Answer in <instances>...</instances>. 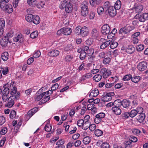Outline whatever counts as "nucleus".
<instances>
[{"mask_svg":"<svg viewBox=\"0 0 148 148\" xmlns=\"http://www.w3.org/2000/svg\"><path fill=\"white\" fill-rule=\"evenodd\" d=\"M43 97L41 100V102L43 103H44L47 101L50 98V97L49 96H46L45 95Z\"/></svg>","mask_w":148,"mask_h":148,"instance_id":"obj_46","label":"nucleus"},{"mask_svg":"<svg viewBox=\"0 0 148 148\" xmlns=\"http://www.w3.org/2000/svg\"><path fill=\"white\" fill-rule=\"evenodd\" d=\"M20 96V93L19 92H17L15 95L10 96L8 99V103L5 104V106L7 107L11 108L14 104V100L18 99Z\"/></svg>","mask_w":148,"mask_h":148,"instance_id":"obj_1","label":"nucleus"},{"mask_svg":"<svg viewBox=\"0 0 148 148\" xmlns=\"http://www.w3.org/2000/svg\"><path fill=\"white\" fill-rule=\"evenodd\" d=\"M100 73L103 75L104 78H106L111 73L110 71L106 68H103L100 70Z\"/></svg>","mask_w":148,"mask_h":148,"instance_id":"obj_10","label":"nucleus"},{"mask_svg":"<svg viewBox=\"0 0 148 148\" xmlns=\"http://www.w3.org/2000/svg\"><path fill=\"white\" fill-rule=\"evenodd\" d=\"M1 58L4 61H6L8 59V53L5 52L2 54Z\"/></svg>","mask_w":148,"mask_h":148,"instance_id":"obj_39","label":"nucleus"},{"mask_svg":"<svg viewBox=\"0 0 148 148\" xmlns=\"http://www.w3.org/2000/svg\"><path fill=\"white\" fill-rule=\"evenodd\" d=\"M124 143L125 144V148H131V142L130 141H125Z\"/></svg>","mask_w":148,"mask_h":148,"instance_id":"obj_63","label":"nucleus"},{"mask_svg":"<svg viewBox=\"0 0 148 148\" xmlns=\"http://www.w3.org/2000/svg\"><path fill=\"white\" fill-rule=\"evenodd\" d=\"M119 100H116L114 101V103L110 102L106 105V106L107 107L109 108L111 107L112 106H114L117 103H118V101H119Z\"/></svg>","mask_w":148,"mask_h":148,"instance_id":"obj_45","label":"nucleus"},{"mask_svg":"<svg viewBox=\"0 0 148 148\" xmlns=\"http://www.w3.org/2000/svg\"><path fill=\"white\" fill-rule=\"evenodd\" d=\"M87 54L86 52L82 51L81 52L80 56L79 58L81 60H83L86 59V57Z\"/></svg>","mask_w":148,"mask_h":148,"instance_id":"obj_43","label":"nucleus"},{"mask_svg":"<svg viewBox=\"0 0 148 148\" xmlns=\"http://www.w3.org/2000/svg\"><path fill=\"white\" fill-rule=\"evenodd\" d=\"M103 7L104 9L106 10V12L110 9L111 7H114L113 6L111 5V3L109 1L105 2L103 5Z\"/></svg>","mask_w":148,"mask_h":148,"instance_id":"obj_21","label":"nucleus"},{"mask_svg":"<svg viewBox=\"0 0 148 148\" xmlns=\"http://www.w3.org/2000/svg\"><path fill=\"white\" fill-rule=\"evenodd\" d=\"M84 121L83 119L79 120L77 121V124L79 127L83 126Z\"/></svg>","mask_w":148,"mask_h":148,"instance_id":"obj_62","label":"nucleus"},{"mask_svg":"<svg viewBox=\"0 0 148 148\" xmlns=\"http://www.w3.org/2000/svg\"><path fill=\"white\" fill-rule=\"evenodd\" d=\"M117 30L115 29H113L111 33H109L108 36V38L110 39L112 38L114 36V35L117 33Z\"/></svg>","mask_w":148,"mask_h":148,"instance_id":"obj_32","label":"nucleus"},{"mask_svg":"<svg viewBox=\"0 0 148 148\" xmlns=\"http://www.w3.org/2000/svg\"><path fill=\"white\" fill-rule=\"evenodd\" d=\"M44 5V3L42 1H40L38 3H37V5H36V6L38 8H42L43 7Z\"/></svg>","mask_w":148,"mask_h":148,"instance_id":"obj_55","label":"nucleus"},{"mask_svg":"<svg viewBox=\"0 0 148 148\" xmlns=\"http://www.w3.org/2000/svg\"><path fill=\"white\" fill-rule=\"evenodd\" d=\"M88 3L86 1H84L81 5V13L82 16H86L88 12Z\"/></svg>","mask_w":148,"mask_h":148,"instance_id":"obj_2","label":"nucleus"},{"mask_svg":"<svg viewBox=\"0 0 148 148\" xmlns=\"http://www.w3.org/2000/svg\"><path fill=\"white\" fill-rule=\"evenodd\" d=\"M14 34V32L12 31H11L8 32L6 34V35L5 36L7 37V38H8V39L9 40V38L13 37Z\"/></svg>","mask_w":148,"mask_h":148,"instance_id":"obj_52","label":"nucleus"},{"mask_svg":"<svg viewBox=\"0 0 148 148\" xmlns=\"http://www.w3.org/2000/svg\"><path fill=\"white\" fill-rule=\"evenodd\" d=\"M9 39L5 36L0 40V44L1 46L3 47H5L7 46Z\"/></svg>","mask_w":148,"mask_h":148,"instance_id":"obj_13","label":"nucleus"},{"mask_svg":"<svg viewBox=\"0 0 148 148\" xmlns=\"http://www.w3.org/2000/svg\"><path fill=\"white\" fill-rule=\"evenodd\" d=\"M132 133L134 135H138L140 134L141 132V131L139 129L136 128H134L132 130Z\"/></svg>","mask_w":148,"mask_h":148,"instance_id":"obj_51","label":"nucleus"},{"mask_svg":"<svg viewBox=\"0 0 148 148\" xmlns=\"http://www.w3.org/2000/svg\"><path fill=\"white\" fill-rule=\"evenodd\" d=\"M147 66L146 62L143 61L139 62L137 66V68L138 70L140 71H143L146 70Z\"/></svg>","mask_w":148,"mask_h":148,"instance_id":"obj_8","label":"nucleus"},{"mask_svg":"<svg viewBox=\"0 0 148 148\" xmlns=\"http://www.w3.org/2000/svg\"><path fill=\"white\" fill-rule=\"evenodd\" d=\"M133 8L134 9V10L136 12L139 13L140 12L142 11L143 9V7L142 5H139L137 6V7H136L135 8Z\"/></svg>","mask_w":148,"mask_h":148,"instance_id":"obj_41","label":"nucleus"},{"mask_svg":"<svg viewBox=\"0 0 148 148\" xmlns=\"http://www.w3.org/2000/svg\"><path fill=\"white\" fill-rule=\"evenodd\" d=\"M63 29V32L64 35H70L72 32L71 29L69 27H63L62 28Z\"/></svg>","mask_w":148,"mask_h":148,"instance_id":"obj_20","label":"nucleus"},{"mask_svg":"<svg viewBox=\"0 0 148 148\" xmlns=\"http://www.w3.org/2000/svg\"><path fill=\"white\" fill-rule=\"evenodd\" d=\"M104 8L102 6L98 7L97 9V12L99 15H101L103 12H104Z\"/></svg>","mask_w":148,"mask_h":148,"instance_id":"obj_48","label":"nucleus"},{"mask_svg":"<svg viewBox=\"0 0 148 148\" xmlns=\"http://www.w3.org/2000/svg\"><path fill=\"white\" fill-rule=\"evenodd\" d=\"M110 31V27L107 24L104 25L101 28V32L103 35L109 34Z\"/></svg>","mask_w":148,"mask_h":148,"instance_id":"obj_7","label":"nucleus"},{"mask_svg":"<svg viewBox=\"0 0 148 148\" xmlns=\"http://www.w3.org/2000/svg\"><path fill=\"white\" fill-rule=\"evenodd\" d=\"M141 78L140 76L134 75L132 76L131 81L134 83H137L141 80Z\"/></svg>","mask_w":148,"mask_h":148,"instance_id":"obj_23","label":"nucleus"},{"mask_svg":"<svg viewBox=\"0 0 148 148\" xmlns=\"http://www.w3.org/2000/svg\"><path fill=\"white\" fill-rule=\"evenodd\" d=\"M0 70L2 72L3 75H5L7 74L9 72L8 68V67H3L0 68Z\"/></svg>","mask_w":148,"mask_h":148,"instance_id":"obj_36","label":"nucleus"},{"mask_svg":"<svg viewBox=\"0 0 148 148\" xmlns=\"http://www.w3.org/2000/svg\"><path fill=\"white\" fill-rule=\"evenodd\" d=\"M40 22V19L39 17L37 15H34L32 22L34 24L37 25L39 24Z\"/></svg>","mask_w":148,"mask_h":148,"instance_id":"obj_24","label":"nucleus"},{"mask_svg":"<svg viewBox=\"0 0 148 148\" xmlns=\"http://www.w3.org/2000/svg\"><path fill=\"white\" fill-rule=\"evenodd\" d=\"M110 43L111 41L110 40L103 42L101 45L100 48L101 49H104L108 46L110 44Z\"/></svg>","mask_w":148,"mask_h":148,"instance_id":"obj_22","label":"nucleus"},{"mask_svg":"<svg viewBox=\"0 0 148 148\" xmlns=\"http://www.w3.org/2000/svg\"><path fill=\"white\" fill-rule=\"evenodd\" d=\"M9 88L10 90V94L11 95H15L16 94L17 92V88L14 84L11 83Z\"/></svg>","mask_w":148,"mask_h":148,"instance_id":"obj_17","label":"nucleus"},{"mask_svg":"<svg viewBox=\"0 0 148 148\" xmlns=\"http://www.w3.org/2000/svg\"><path fill=\"white\" fill-rule=\"evenodd\" d=\"M121 7V2L120 0L117 1L115 3L114 7V9L116 10L120 9Z\"/></svg>","mask_w":148,"mask_h":148,"instance_id":"obj_37","label":"nucleus"},{"mask_svg":"<svg viewBox=\"0 0 148 148\" xmlns=\"http://www.w3.org/2000/svg\"><path fill=\"white\" fill-rule=\"evenodd\" d=\"M73 58V56L71 55H67L66 56L65 58L66 61L69 62Z\"/></svg>","mask_w":148,"mask_h":148,"instance_id":"obj_60","label":"nucleus"},{"mask_svg":"<svg viewBox=\"0 0 148 148\" xmlns=\"http://www.w3.org/2000/svg\"><path fill=\"white\" fill-rule=\"evenodd\" d=\"M132 75L131 74H127L125 75L123 78V80L124 81H128L131 79Z\"/></svg>","mask_w":148,"mask_h":148,"instance_id":"obj_53","label":"nucleus"},{"mask_svg":"<svg viewBox=\"0 0 148 148\" xmlns=\"http://www.w3.org/2000/svg\"><path fill=\"white\" fill-rule=\"evenodd\" d=\"M129 112H126L123 113L121 115L122 118L123 119H126L130 116Z\"/></svg>","mask_w":148,"mask_h":148,"instance_id":"obj_49","label":"nucleus"},{"mask_svg":"<svg viewBox=\"0 0 148 148\" xmlns=\"http://www.w3.org/2000/svg\"><path fill=\"white\" fill-rule=\"evenodd\" d=\"M72 5L69 3H68L66 8L65 9V11L67 13H70L72 11Z\"/></svg>","mask_w":148,"mask_h":148,"instance_id":"obj_38","label":"nucleus"},{"mask_svg":"<svg viewBox=\"0 0 148 148\" xmlns=\"http://www.w3.org/2000/svg\"><path fill=\"white\" fill-rule=\"evenodd\" d=\"M69 3L65 0L62 1L61 4L60 5V8L61 9H65L67 6V5Z\"/></svg>","mask_w":148,"mask_h":148,"instance_id":"obj_31","label":"nucleus"},{"mask_svg":"<svg viewBox=\"0 0 148 148\" xmlns=\"http://www.w3.org/2000/svg\"><path fill=\"white\" fill-rule=\"evenodd\" d=\"M135 48L132 46H129L126 49V51L128 53L131 54L133 53L134 51Z\"/></svg>","mask_w":148,"mask_h":148,"instance_id":"obj_26","label":"nucleus"},{"mask_svg":"<svg viewBox=\"0 0 148 148\" xmlns=\"http://www.w3.org/2000/svg\"><path fill=\"white\" fill-rule=\"evenodd\" d=\"M90 124V122L89 121H86L84 122L83 127L86 129H87L89 127Z\"/></svg>","mask_w":148,"mask_h":148,"instance_id":"obj_61","label":"nucleus"},{"mask_svg":"<svg viewBox=\"0 0 148 148\" xmlns=\"http://www.w3.org/2000/svg\"><path fill=\"white\" fill-rule=\"evenodd\" d=\"M119 33L122 35H125L127 33V32L126 31L125 27L121 28L119 30Z\"/></svg>","mask_w":148,"mask_h":148,"instance_id":"obj_47","label":"nucleus"},{"mask_svg":"<svg viewBox=\"0 0 148 148\" xmlns=\"http://www.w3.org/2000/svg\"><path fill=\"white\" fill-rule=\"evenodd\" d=\"M23 39L24 38L22 35L21 34H19L16 37L14 38L13 40L15 42L21 43L23 42Z\"/></svg>","mask_w":148,"mask_h":148,"instance_id":"obj_14","label":"nucleus"},{"mask_svg":"<svg viewBox=\"0 0 148 148\" xmlns=\"http://www.w3.org/2000/svg\"><path fill=\"white\" fill-rule=\"evenodd\" d=\"M95 134L96 136H100L102 135L103 132L99 129H97L95 130Z\"/></svg>","mask_w":148,"mask_h":148,"instance_id":"obj_50","label":"nucleus"},{"mask_svg":"<svg viewBox=\"0 0 148 148\" xmlns=\"http://www.w3.org/2000/svg\"><path fill=\"white\" fill-rule=\"evenodd\" d=\"M135 18L138 19L141 22H144L148 19V13L137 14L135 16Z\"/></svg>","mask_w":148,"mask_h":148,"instance_id":"obj_3","label":"nucleus"},{"mask_svg":"<svg viewBox=\"0 0 148 148\" xmlns=\"http://www.w3.org/2000/svg\"><path fill=\"white\" fill-rule=\"evenodd\" d=\"M145 117V113L142 112L139 113L136 119L138 122L141 123L144 121Z\"/></svg>","mask_w":148,"mask_h":148,"instance_id":"obj_11","label":"nucleus"},{"mask_svg":"<svg viewBox=\"0 0 148 148\" xmlns=\"http://www.w3.org/2000/svg\"><path fill=\"white\" fill-rule=\"evenodd\" d=\"M91 140V138L89 136L85 137L83 139V142L85 145L89 144Z\"/></svg>","mask_w":148,"mask_h":148,"instance_id":"obj_33","label":"nucleus"},{"mask_svg":"<svg viewBox=\"0 0 148 148\" xmlns=\"http://www.w3.org/2000/svg\"><path fill=\"white\" fill-rule=\"evenodd\" d=\"M110 47L112 49L116 48L118 46V43L116 42H113L110 43Z\"/></svg>","mask_w":148,"mask_h":148,"instance_id":"obj_58","label":"nucleus"},{"mask_svg":"<svg viewBox=\"0 0 148 148\" xmlns=\"http://www.w3.org/2000/svg\"><path fill=\"white\" fill-rule=\"evenodd\" d=\"M52 128L50 124H47L45 125V129L46 131L49 132Z\"/></svg>","mask_w":148,"mask_h":148,"instance_id":"obj_64","label":"nucleus"},{"mask_svg":"<svg viewBox=\"0 0 148 148\" xmlns=\"http://www.w3.org/2000/svg\"><path fill=\"white\" fill-rule=\"evenodd\" d=\"M144 48V45L142 44H140L136 47L137 50L138 51H140L143 50Z\"/></svg>","mask_w":148,"mask_h":148,"instance_id":"obj_59","label":"nucleus"},{"mask_svg":"<svg viewBox=\"0 0 148 148\" xmlns=\"http://www.w3.org/2000/svg\"><path fill=\"white\" fill-rule=\"evenodd\" d=\"M5 23L4 20L3 18L0 19V29L3 28L5 27Z\"/></svg>","mask_w":148,"mask_h":148,"instance_id":"obj_54","label":"nucleus"},{"mask_svg":"<svg viewBox=\"0 0 148 148\" xmlns=\"http://www.w3.org/2000/svg\"><path fill=\"white\" fill-rule=\"evenodd\" d=\"M34 16V15L31 14H29L26 15L25 16V18L27 21L32 22Z\"/></svg>","mask_w":148,"mask_h":148,"instance_id":"obj_28","label":"nucleus"},{"mask_svg":"<svg viewBox=\"0 0 148 148\" xmlns=\"http://www.w3.org/2000/svg\"><path fill=\"white\" fill-rule=\"evenodd\" d=\"M38 32L37 31H34L31 34L30 37L32 38H35L38 36Z\"/></svg>","mask_w":148,"mask_h":148,"instance_id":"obj_44","label":"nucleus"},{"mask_svg":"<svg viewBox=\"0 0 148 148\" xmlns=\"http://www.w3.org/2000/svg\"><path fill=\"white\" fill-rule=\"evenodd\" d=\"M112 99V97L109 96L107 93L101 98V100L103 101H108L111 100Z\"/></svg>","mask_w":148,"mask_h":148,"instance_id":"obj_34","label":"nucleus"},{"mask_svg":"<svg viewBox=\"0 0 148 148\" xmlns=\"http://www.w3.org/2000/svg\"><path fill=\"white\" fill-rule=\"evenodd\" d=\"M9 84H6L3 86L4 90L2 92V94L5 95H9L10 93Z\"/></svg>","mask_w":148,"mask_h":148,"instance_id":"obj_19","label":"nucleus"},{"mask_svg":"<svg viewBox=\"0 0 148 148\" xmlns=\"http://www.w3.org/2000/svg\"><path fill=\"white\" fill-rule=\"evenodd\" d=\"M120 107L119 105L117 103L114 106H113L111 109L113 113L117 115H120L121 113V110Z\"/></svg>","mask_w":148,"mask_h":148,"instance_id":"obj_6","label":"nucleus"},{"mask_svg":"<svg viewBox=\"0 0 148 148\" xmlns=\"http://www.w3.org/2000/svg\"><path fill=\"white\" fill-rule=\"evenodd\" d=\"M60 52L58 50L53 49L50 51L48 53V55L50 56L56 57L59 54Z\"/></svg>","mask_w":148,"mask_h":148,"instance_id":"obj_16","label":"nucleus"},{"mask_svg":"<svg viewBox=\"0 0 148 148\" xmlns=\"http://www.w3.org/2000/svg\"><path fill=\"white\" fill-rule=\"evenodd\" d=\"M45 94L46 92H43V89L41 88L36 93L34 97L35 100L36 101L40 100Z\"/></svg>","mask_w":148,"mask_h":148,"instance_id":"obj_4","label":"nucleus"},{"mask_svg":"<svg viewBox=\"0 0 148 148\" xmlns=\"http://www.w3.org/2000/svg\"><path fill=\"white\" fill-rule=\"evenodd\" d=\"M28 4L32 7H34L37 5L36 0H27Z\"/></svg>","mask_w":148,"mask_h":148,"instance_id":"obj_30","label":"nucleus"},{"mask_svg":"<svg viewBox=\"0 0 148 148\" xmlns=\"http://www.w3.org/2000/svg\"><path fill=\"white\" fill-rule=\"evenodd\" d=\"M126 31L127 33L129 32L130 31L134 29L135 27L133 25H127L125 27Z\"/></svg>","mask_w":148,"mask_h":148,"instance_id":"obj_40","label":"nucleus"},{"mask_svg":"<svg viewBox=\"0 0 148 148\" xmlns=\"http://www.w3.org/2000/svg\"><path fill=\"white\" fill-rule=\"evenodd\" d=\"M109 144L106 142L103 143L101 145V148H109Z\"/></svg>","mask_w":148,"mask_h":148,"instance_id":"obj_57","label":"nucleus"},{"mask_svg":"<svg viewBox=\"0 0 148 148\" xmlns=\"http://www.w3.org/2000/svg\"><path fill=\"white\" fill-rule=\"evenodd\" d=\"M102 78V76L100 74H97L95 75L93 77V79L95 82H98L101 80Z\"/></svg>","mask_w":148,"mask_h":148,"instance_id":"obj_42","label":"nucleus"},{"mask_svg":"<svg viewBox=\"0 0 148 148\" xmlns=\"http://www.w3.org/2000/svg\"><path fill=\"white\" fill-rule=\"evenodd\" d=\"M105 114L103 112H100L96 114L94 119L95 122L97 124L99 123L101 121L102 119L105 117Z\"/></svg>","mask_w":148,"mask_h":148,"instance_id":"obj_5","label":"nucleus"},{"mask_svg":"<svg viewBox=\"0 0 148 148\" xmlns=\"http://www.w3.org/2000/svg\"><path fill=\"white\" fill-rule=\"evenodd\" d=\"M139 112L135 109L132 110L130 112H129L130 117L131 118H133L135 117L137 114H138Z\"/></svg>","mask_w":148,"mask_h":148,"instance_id":"obj_35","label":"nucleus"},{"mask_svg":"<svg viewBox=\"0 0 148 148\" xmlns=\"http://www.w3.org/2000/svg\"><path fill=\"white\" fill-rule=\"evenodd\" d=\"M118 103H119L120 106H121L124 108L128 109L129 108L130 103L127 100L123 99L121 102H119L118 101Z\"/></svg>","mask_w":148,"mask_h":148,"instance_id":"obj_9","label":"nucleus"},{"mask_svg":"<svg viewBox=\"0 0 148 148\" xmlns=\"http://www.w3.org/2000/svg\"><path fill=\"white\" fill-rule=\"evenodd\" d=\"M109 16L112 17H114L116 14V10L114 7H111L110 9L107 11Z\"/></svg>","mask_w":148,"mask_h":148,"instance_id":"obj_18","label":"nucleus"},{"mask_svg":"<svg viewBox=\"0 0 148 148\" xmlns=\"http://www.w3.org/2000/svg\"><path fill=\"white\" fill-rule=\"evenodd\" d=\"M99 93V91L98 90L95 88L91 91L90 93V96L92 97H95L98 95Z\"/></svg>","mask_w":148,"mask_h":148,"instance_id":"obj_27","label":"nucleus"},{"mask_svg":"<svg viewBox=\"0 0 148 148\" xmlns=\"http://www.w3.org/2000/svg\"><path fill=\"white\" fill-rule=\"evenodd\" d=\"M111 61V58H104L103 61V63L104 64H108Z\"/></svg>","mask_w":148,"mask_h":148,"instance_id":"obj_56","label":"nucleus"},{"mask_svg":"<svg viewBox=\"0 0 148 148\" xmlns=\"http://www.w3.org/2000/svg\"><path fill=\"white\" fill-rule=\"evenodd\" d=\"M9 2L2 0H1L0 2V7L3 10L4 8L9 3Z\"/></svg>","mask_w":148,"mask_h":148,"instance_id":"obj_29","label":"nucleus"},{"mask_svg":"<svg viewBox=\"0 0 148 148\" xmlns=\"http://www.w3.org/2000/svg\"><path fill=\"white\" fill-rule=\"evenodd\" d=\"M3 10L4 12L9 14L12 13L13 11L12 6L10 4H8Z\"/></svg>","mask_w":148,"mask_h":148,"instance_id":"obj_15","label":"nucleus"},{"mask_svg":"<svg viewBox=\"0 0 148 148\" xmlns=\"http://www.w3.org/2000/svg\"><path fill=\"white\" fill-rule=\"evenodd\" d=\"M89 33L88 28L86 26L83 27L81 28V35L82 37H85Z\"/></svg>","mask_w":148,"mask_h":148,"instance_id":"obj_12","label":"nucleus"},{"mask_svg":"<svg viewBox=\"0 0 148 148\" xmlns=\"http://www.w3.org/2000/svg\"><path fill=\"white\" fill-rule=\"evenodd\" d=\"M99 32L97 29L95 28L93 29L91 31V37L93 38H96L98 36Z\"/></svg>","mask_w":148,"mask_h":148,"instance_id":"obj_25","label":"nucleus"}]
</instances>
